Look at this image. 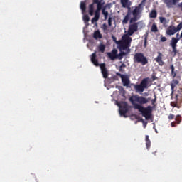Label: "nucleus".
Masks as SVG:
<instances>
[{
  "instance_id": "28",
  "label": "nucleus",
  "mask_w": 182,
  "mask_h": 182,
  "mask_svg": "<svg viewBox=\"0 0 182 182\" xmlns=\"http://www.w3.org/2000/svg\"><path fill=\"white\" fill-rule=\"evenodd\" d=\"M83 21L86 23L87 22H89V21H90V18H89V16H87V15H84Z\"/></svg>"
},
{
  "instance_id": "11",
  "label": "nucleus",
  "mask_w": 182,
  "mask_h": 182,
  "mask_svg": "<svg viewBox=\"0 0 182 182\" xmlns=\"http://www.w3.org/2000/svg\"><path fill=\"white\" fill-rule=\"evenodd\" d=\"M180 2V0H164V3L168 6V8L173 7V5H177Z\"/></svg>"
},
{
  "instance_id": "45",
  "label": "nucleus",
  "mask_w": 182,
  "mask_h": 182,
  "mask_svg": "<svg viewBox=\"0 0 182 182\" xmlns=\"http://www.w3.org/2000/svg\"><path fill=\"white\" fill-rule=\"evenodd\" d=\"M178 35H179V34H178V33H177V34H176V36H178Z\"/></svg>"
},
{
  "instance_id": "35",
  "label": "nucleus",
  "mask_w": 182,
  "mask_h": 182,
  "mask_svg": "<svg viewBox=\"0 0 182 182\" xmlns=\"http://www.w3.org/2000/svg\"><path fill=\"white\" fill-rule=\"evenodd\" d=\"M112 17H109L108 18V25H109V26H112Z\"/></svg>"
},
{
  "instance_id": "19",
  "label": "nucleus",
  "mask_w": 182,
  "mask_h": 182,
  "mask_svg": "<svg viewBox=\"0 0 182 182\" xmlns=\"http://www.w3.org/2000/svg\"><path fill=\"white\" fill-rule=\"evenodd\" d=\"M145 141H146V146L147 150H150V147L151 146V141H150V139H149V135H146Z\"/></svg>"
},
{
  "instance_id": "20",
  "label": "nucleus",
  "mask_w": 182,
  "mask_h": 182,
  "mask_svg": "<svg viewBox=\"0 0 182 182\" xmlns=\"http://www.w3.org/2000/svg\"><path fill=\"white\" fill-rule=\"evenodd\" d=\"M80 8L82 14H86V1H81Z\"/></svg>"
},
{
  "instance_id": "42",
  "label": "nucleus",
  "mask_w": 182,
  "mask_h": 182,
  "mask_svg": "<svg viewBox=\"0 0 182 182\" xmlns=\"http://www.w3.org/2000/svg\"><path fill=\"white\" fill-rule=\"evenodd\" d=\"M122 66L119 67V72H122Z\"/></svg>"
},
{
  "instance_id": "39",
  "label": "nucleus",
  "mask_w": 182,
  "mask_h": 182,
  "mask_svg": "<svg viewBox=\"0 0 182 182\" xmlns=\"http://www.w3.org/2000/svg\"><path fill=\"white\" fill-rule=\"evenodd\" d=\"M171 126L172 127H176V122H171Z\"/></svg>"
},
{
  "instance_id": "22",
  "label": "nucleus",
  "mask_w": 182,
  "mask_h": 182,
  "mask_svg": "<svg viewBox=\"0 0 182 182\" xmlns=\"http://www.w3.org/2000/svg\"><path fill=\"white\" fill-rule=\"evenodd\" d=\"M149 18L153 19H156V18H157V11H156V9L151 10L149 13Z\"/></svg>"
},
{
  "instance_id": "27",
  "label": "nucleus",
  "mask_w": 182,
  "mask_h": 182,
  "mask_svg": "<svg viewBox=\"0 0 182 182\" xmlns=\"http://www.w3.org/2000/svg\"><path fill=\"white\" fill-rule=\"evenodd\" d=\"M144 48H147V37L149 36V34H144Z\"/></svg>"
},
{
  "instance_id": "10",
  "label": "nucleus",
  "mask_w": 182,
  "mask_h": 182,
  "mask_svg": "<svg viewBox=\"0 0 182 182\" xmlns=\"http://www.w3.org/2000/svg\"><path fill=\"white\" fill-rule=\"evenodd\" d=\"M156 62H157L159 66L164 65V61H163V54L161 52H158V56L155 58Z\"/></svg>"
},
{
  "instance_id": "16",
  "label": "nucleus",
  "mask_w": 182,
  "mask_h": 182,
  "mask_svg": "<svg viewBox=\"0 0 182 182\" xmlns=\"http://www.w3.org/2000/svg\"><path fill=\"white\" fill-rule=\"evenodd\" d=\"M91 62L95 66H99V61L96 59V53H93L91 57Z\"/></svg>"
},
{
  "instance_id": "18",
  "label": "nucleus",
  "mask_w": 182,
  "mask_h": 182,
  "mask_svg": "<svg viewBox=\"0 0 182 182\" xmlns=\"http://www.w3.org/2000/svg\"><path fill=\"white\" fill-rule=\"evenodd\" d=\"M88 12L90 16H93L95 14V4L93 3L89 5Z\"/></svg>"
},
{
  "instance_id": "36",
  "label": "nucleus",
  "mask_w": 182,
  "mask_h": 182,
  "mask_svg": "<svg viewBox=\"0 0 182 182\" xmlns=\"http://www.w3.org/2000/svg\"><path fill=\"white\" fill-rule=\"evenodd\" d=\"M168 118L169 119V120H173V119H174V114H170Z\"/></svg>"
},
{
  "instance_id": "8",
  "label": "nucleus",
  "mask_w": 182,
  "mask_h": 182,
  "mask_svg": "<svg viewBox=\"0 0 182 182\" xmlns=\"http://www.w3.org/2000/svg\"><path fill=\"white\" fill-rule=\"evenodd\" d=\"M100 68L101 69V72H102L104 79H107V77H109V72L107 71V69L106 68V64H105V63L100 64Z\"/></svg>"
},
{
  "instance_id": "40",
  "label": "nucleus",
  "mask_w": 182,
  "mask_h": 182,
  "mask_svg": "<svg viewBox=\"0 0 182 182\" xmlns=\"http://www.w3.org/2000/svg\"><path fill=\"white\" fill-rule=\"evenodd\" d=\"M173 82H174L175 85H178V80H174Z\"/></svg>"
},
{
  "instance_id": "2",
  "label": "nucleus",
  "mask_w": 182,
  "mask_h": 182,
  "mask_svg": "<svg viewBox=\"0 0 182 182\" xmlns=\"http://www.w3.org/2000/svg\"><path fill=\"white\" fill-rule=\"evenodd\" d=\"M129 101L132 104L134 108L139 110V112L142 114V116L145 117L146 120L150 119L151 112H153V108L150 105H149L147 107H144L141 106V105H146V103H149V99L143 96L135 95L129 97Z\"/></svg>"
},
{
  "instance_id": "13",
  "label": "nucleus",
  "mask_w": 182,
  "mask_h": 182,
  "mask_svg": "<svg viewBox=\"0 0 182 182\" xmlns=\"http://www.w3.org/2000/svg\"><path fill=\"white\" fill-rule=\"evenodd\" d=\"M123 43H126L127 45H130L132 43V37L129 36V34H126L122 37Z\"/></svg>"
},
{
  "instance_id": "17",
  "label": "nucleus",
  "mask_w": 182,
  "mask_h": 182,
  "mask_svg": "<svg viewBox=\"0 0 182 182\" xmlns=\"http://www.w3.org/2000/svg\"><path fill=\"white\" fill-rule=\"evenodd\" d=\"M93 38L94 39H102L103 38V36L100 33V31L99 30H97L93 33Z\"/></svg>"
},
{
  "instance_id": "41",
  "label": "nucleus",
  "mask_w": 182,
  "mask_h": 182,
  "mask_svg": "<svg viewBox=\"0 0 182 182\" xmlns=\"http://www.w3.org/2000/svg\"><path fill=\"white\" fill-rule=\"evenodd\" d=\"M122 68H124L125 66H126V65H124V64H122Z\"/></svg>"
},
{
  "instance_id": "9",
  "label": "nucleus",
  "mask_w": 182,
  "mask_h": 182,
  "mask_svg": "<svg viewBox=\"0 0 182 182\" xmlns=\"http://www.w3.org/2000/svg\"><path fill=\"white\" fill-rule=\"evenodd\" d=\"M117 75L120 76L123 86H129V85H130V80H129L127 76L123 75L119 73H117Z\"/></svg>"
},
{
  "instance_id": "12",
  "label": "nucleus",
  "mask_w": 182,
  "mask_h": 182,
  "mask_svg": "<svg viewBox=\"0 0 182 182\" xmlns=\"http://www.w3.org/2000/svg\"><path fill=\"white\" fill-rule=\"evenodd\" d=\"M107 56L111 59V60L117 59V50L116 49H113L111 53H107Z\"/></svg>"
},
{
  "instance_id": "5",
  "label": "nucleus",
  "mask_w": 182,
  "mask_h": 182,
  "mask_svg": "<svg viewBox=\"0 0 182 182\" xmlns=\"http://www.w3.org/2000/svg\"><path fill=\"white\" fill-rule=\"evenodd\" d=\"M134 89L136 93H143L145 89H149V77L144 78L139 85H135Z\"/></svg>"
},
{
  "instance_id": "3",
  "label": "nucleus",
  "mask_w": 182,
  "mask_h": 182,
  "mask_svg": "<svg viewBox=\"0 0 182 182\" xmlns=\"http://www.w3.org/2000/svg\"><path fill=\"white\" fill-rule=\"evenodd\" d=\"M129 17V25L128 27L127 33L129 36H132L133 34L139 31V23H137V21L140 19L141 17H138V18L134 19V15H132Z\"/></svg>"
},
{
  "instance_id": "33",
  "label": "nucleus",
  "mask_w": 182,
  "mask_h": 182,
  "mask_svg": "<svg viewBox=\"0 0 182 182\" xmlns=\"http://www.w3.org/2000/svg\"><path fill=\"white\" fill-rule=\"evenodd\" d=\"M117 59H119V60H122V59H123V55L121 54V53L117 54Z\"/></svg>"
},
{
  "instance_id": "23",
  "label": "nucleus",
  "mask_w": 182,
  "mask_h": 182,
  "mask_svg": "<svg viewBox=\"0 0 182 182\" xmlns=\"http://www.w3.org/2000/svg\"><path fill=\"white\" fill-rule=\"evenodd\" d=\"M98 49H99L100 52H101L102 53H105V50L106 49V46H105V44H103V43H100L98 47Z\"/></svg>"
},
{
  "instance_id": "44",
  "label": "nucleus",
  "mask_w": 182,
  "mask_h": 182,
  "mask_svg": "<svg viewBox=\"0 0 182 182\" xmlns=\"http://www.w3.org/2000/svg\"><path fill=\"white\" fill-rule=\"evenodd\" d=\"M156 133H157V129H155Z\"/></svg>"
},
{
  "instance_id": "37",
  "label": "nucleus",
  "mask_w": 182,
  "mask_h": 182,
  "mask_svg": "<svg viewBox=\"0 0 182 182\" xmlns=\"http://www.w3.org/2000/svg\"><path fill=\"white\" fill-rule=\"evenodd\" d=\"M166 41H167V38L163 36L161 38V42H166Z\"/></svg>"
},
{
  "instance_id": "7",
  "label": "nucleus",
  "mask_w": 182,
  "mask_h": 182,
  "mask_svg": "<svg viewBox=\"0 0 182 182\" xmlns=\"http://www.w3.org/2000/svg\"><path fill=\"white\" fill-rule=\"evenodd\" d=\"M129 105L127 103L124 102L123 105L119 107V113L121 116H124V117H126V113L129 112Z\"/></svg>"
},
{
  "instance_id": "15",
  "label": "nucleus",
  "mask_w": 182,
  "mask_h": 182,
  "mask_svg": "<svg viewBox=\"0 0 182 182\" xmlns=\"http://www.w3.org/2000/svg\"><path fill=\"white\" fill-rule=\"evenodd\" d=\"M176 32L177 31L176 30L175 26H170L166 30V33L170 36L174 35Z\"/></svg>"
},
{
  "instance_id": "25",
  "label": "nucleus",
  "mask_w": 182,
  "mask_h": 182,
  "mask_svg": "<svg viewBox=\"0 0 182 182\" xmlns=\"http://www.w3.org/2000/svg\"><path fill=\"white\" fill-rule=\"evenodd\" d=\"M151 32H159V28H157V25L156 23H153L151 28Z\"/></svg>"
},
{
  "instance_id": "32",
  "label": "nucleus",
  "mask_w": 182,
  "mask_h": 182,
  "mask_svg": "<svg viewBox=\"0 0 182 182\" xmlns=\"http://www.w3.org/2000/svg\"><path fill=\"white\" fill-rule=\"evenodd\" d=\"M176 122H178V124H180V123L181 122V118L180 115H178L176 117Z\"/></svg>"
},
{
  "instance_id": "43",
  "label": "nucleus",
  "mask_w": 182,
  "mask_h": 182,
  "mask_svg": "<svg viewBox=\"0 0 182 182\" xmlns=\"http://www.w3.org/2000/svg\"><path fill=\"white\" fill-rule=\"evenodd\" d=\"M173 85H171V89H173Z\"/></svg>"
},
{
  "instance_id": "38",
  "label": "nucleus",
  "mask_w": 182,
  "mask_h": 182,
  "mask_svg": "<svg viewBox=\"0 0 182 182\" xmlns=\"http://www.w3.org/2000/svg\"><path fill=\"white\" fill-rule=\"evenodd\" d=\"M120 53L123 56H126V55H127V53L126 52H124V51H121Z\"/></svg>"
},
{
  "instance_id": "31",
  "label": "nucleus",
  "mask_w": 182,
  "mask_h": 182,
  "mask_svg": "<svg viewBox=\"0 0 182 182\" xmlns=\"http://www.w3.org/2000/svg\"><path fill=\"white\" fill-rule=\"evenodd\" d=\"M171 106H172V107H177L178 109H180V106H178L176 102H171Z\"/></svg>"
},
{
  "instance_id": "30",
  "label": "nucleus",
  "mask_w": 182,
  "mask_h": 182,
  "mask_svg": "<svg viewBox=\"0 0 182 182\" xmlns=\"http://www.w3.org/2000/svg\"><path fill=\"white\" fill-rule=\"evenodd\" d=\"M102 31H104V32H106V31H107V24L103 23L102 26Z\"/></svg>"
},
{
  "instance_id": "29",
  "label": "nucleus",
  "mask_w": 182,
  "mask_h": 182,
  "mask_svg": "<svg viewBox=\"0 0 182 182\" xmlns=\"http://www.w3.org/2000/svg\"><path fill=\"white\" fill-rule=\"evenodd\" d=\"M175 29H176V32H178V31H181L182 22H181L176 27H175Z\"/></svg>"
},
{
  "instance_id": "1",
  "label": "nucleus",
  "mask_w": 182,
  "mask_h": 182,
  "mask_svg": "<svg viewBox=\"0 0 182 182\" xmlns=\"http://www.w3.org/2000/svg\"><path fill=\"white\" fill-rule=\"evenodd\" d=\"M120 1L122 8L127 9V14L124 17V19L122 21V25H127L129 23V20L130 19V16H132V15H134V19L141 18V14H143V11H144V6H146V1L147 0H142L138 6L132 8L130 7L132 6V1H130V0Z\"/></svg>"
},
{
  "instance_id": "6",
  "label": "nucleus",
  "mask_w": 182,
  "mask_h": 182,
  "mask_svg": "<svg viewBox=\"0 0 182 182\" xmlns=\"http://www.w3.org/2000/svg\"><path fill=\"white\" fill-rule=\"evenodd\" d=\"M134 62L135 63H141L142 66H146L149 63V60L143 53H136L134 55Z\"/></svg>"
},
{
  "instance_id": "24",
  "label": "nucleus",
  "mask_w": 182,
  "mask_h": 182,
  "mask_svg": "<svg viewBox=\"0 0 182 182\" xmlns=\"http://www.w3.org/2000/svg\"><path fill=\"white\" fill-rule=\"evenodd\" d=\"M170 69L171 70V75L173 77H176L177 76V73L174 71V65H171Z\"/></svg>"
},
{
  "instance_id": "34",
  "label": "nucleus",
  "mask_w": 182,
  "mask_h": 182,
  "mask_svg": "<svg viewBox=\"0 0 182 182\" xmlns=\"http://www.w3.org/2000/svg\"><path fill=\"white\" fill-rule=\"evenodd\" d=\"M156 100H157V96H156V95H154V99L151 100L152 105H154L156 103Z\"/></svg>"
},
{
  "instance_id": "26",
  "label": "nucleus",
  "mask_w": 182,
  "mask_h": 182,
  "mask_svg": "<svg viewBox=\"0 0 182 182\" xmlns=\"http://www.w3.org/2000/svg\"><path fill=\"white\" fill-rule=\"evenodd\" d=\"M159 21L161 23L166 25L167 23V19L165 17H159Z\"/></svg>"
},
{
  "instance_id": "4",
  "label": "nucleus",
  "mask_w": 182,
  "mask_h": 182,
  "mask_svg": "<svg viewBox=\"0 0 182 182\" xmlns=\"http://www.w3.org/2000/svg\"><path fill=\"white\" fill-rule=\"evenodd\" d=\"M93 4H97L96 11H98L100 12V11H102V15H104L105 16V19H107V16H109V12L106 11L107 5L103 7V6L105 5V1H103V0H93Z\"/></svg>"
},
{
  "instance_id": "14",
  "label": "nucleus",
  "mask_w": 182,
  "mask_h": 182,
  "mask_svg": "<svg viewBox=\"0 0 182 182\" xmlns=\"http://www.w3.org/2000/svg\"><path fill=\"white\" fill-rule=\"evenodd\" d=\"M100 18V11L95 10V16L91 20L92 23H95V22H97Z\"/></svg>"
},
{
  "instance_id": "21",
  "label": "nucleus",
  "mask_w": 182,
  "mask_h": 182,
  "mask_svg": "<svg viewBox=\"0 0 182 182\" xmlns=\"http://www.w3.org/2000/svg\"><path fill=\"white\" fill-rule=\"evenodd\" d=\"M129 47L130 45L126 44V43L123 42L119 45L120 50H126L127 49H129Z\"/></svg>"
}]
</instances>
